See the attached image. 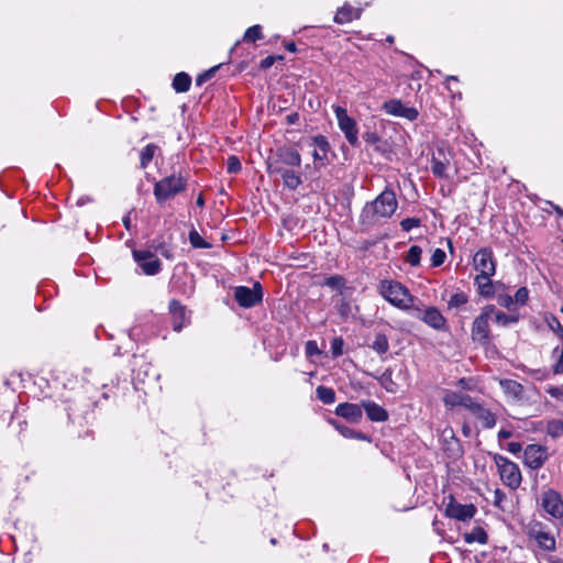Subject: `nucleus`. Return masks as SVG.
Wrapping results in <instances>:
<instances>
[{"instance_id":"1","label":"nucleus","mask_w":563,"mask_h":563,"mask_svg":"<svg viewBox=\"0 0 563 563\" xmlns=\"http://www.w3.org/2000/svg\"><path fill=\"white\" fill-rule=\"evenodd\" d=\"M398 209L395 191L386 187L373 201L367 202L361 213L363 224H374L382 219H389Z\"/></svg>"},{"instance_id":"2","label":"nucleus","mask_w":563,"mask_h":563,"mask_svg":"<svg viewBox=\"0 0 563 563\" xmlns=\"http://www.w3.org/2000/svg\"><path fill=\"white\" fill-rule=\"evenodd\" d=\"M379 291L387 301L399 309H409L415 300L407 287L399 282L383 280L379 286Z\"/></svg>"},{"instance_id":"3","label":"nucleus","mask_w":563,"mask_h":563,"mask_svg":"<svg viewBox=\"0 0 563 563\" xmlns=\"http://www.w3.org/2000/svg\"><path fill=\"white\" fill-rule=\"evenodd\" d=\"M186 186V178L181 175L173 174L156 181L153 194L157 203L162 205L184 191Z\"/></svg>"},{"instance_id":"4","label":"nucleus","mask_w":563,"mask_h":563,"mask_svg":"<svg viewBox=\"0 0 563 563\" xmlns=\"http://www.w3.org/2000/svg\"><path fill=\"white\" fill-rule=\"evenodd\" d=\"M493 460L497 466L503 484L510 489L516 490L521 485L522 481L519 466L515 462L497 453L493 454Z\"/></svg>"},{"instance_id":"5","label":"nucleus","mask_w":563,"mask_h":563,"mask_svg":"<svg viewBox=\"0 0 563 563\" xmlns=\"http://www.w3.org/2000/svg\"><path fill=\"white\" fill-rule=\"evenodd\" d=\"M495 312V306L488 305L482 309L478 317L475 318L472 324V339L481 344H488L489 342V319Z\"/></svg>"},{"instance_id":"6","label":"nucleus","mask_w":563,"mask_h":563,"mask_svg":"<svg viewBox=\"0 0 563 563\" xmlns=\"http://www.w3.org/2000/svg\"><path fill=\"white\" fill-rule=\"evenodd\" d=\"M334 113L338 120V124L341 131L344 133L347 142L352 146H356L358 144V131L355 120L349 117L346 110L340 106L334 107Z\"/></svg>"},{"instance_id":"7","label":"nucleus","mask_w":563,"mask_h":563,"mask_svg":"<svg viewBox=\"0 0 563 563\" xmlns=\"http://www.w3.org/2000/svg\"><path fill=\"white\" fill-rule=\"evenodd\" d=\"M234 298L241 307L252 308L262 301V286L260 283H255L253 288L238 286L234 288Z\"/></svg>"},{"instance_id":"8","label":"nucleus","mask_w":563,"mask_h":563,"mask_svg":"<svg viewBox=\"0 0 563 563\" xmlns=\"http://www.w3.org/2000/svg\"><path fill=\"white\" fill-rule=\"evenodd\" d=\"M308 145L313 147L312 158L313 167L316 170H320L328 163V153L330 152V144L325 136L316 135L309 139Z\"/></svg>"},{"instance_id":"9","label":"nucleus","mask_w":563,"mask_h":563,"mask_svg":"<svg viewBox=\"0 0 563 563\" xmlns=\"http://www.w3.org/2000/svg\"><path fill=\"white\" fill-rule=\"evenodd\" d=\"M473 265L478 275H495L496 262L493 251L489 247L478 250L473 257Z\"/></svg>"},{"instance_id":"10","label":"nucleus","mask_w":563,"mask_h":563,"mask_svg":"<svg viewBox=\"0 0 563 563\" xmlns=\"http://www.w3.org/2000/svg\"><path fill=\"white\" fill-rule=\"evenodd\" d=\"M267 172L271 175L280 176L284 186L290 190H296L302 183L295 170L279 166L277 163H267Z\"/></svg>"},{"instance_id":"11","label":"nucleus","mask_w":563,"mask_h":563,"mask_svg":"<svg viewBox=\"0 0 563 563\" xmlns=\"http://www.w3.org/2000/svg\"><path fill=\"white\" fill-rule=\"evenodd\" d=\"M132 254L146 275H156L161 271V262L152 252L134 250Z\"/></svg>"},{"instance_id":"12","label":"nucleus","mask_w":563,"mask_h":563,"mask_svg":"<svg viewBox=\"0 0 563 563\" xmlns=\"http://www.w3.org/2000/svg\"><path fill=\"white\" fill-rule=\"evenodd\" d=\"M528 536L538 543L540 549L544 551L555 550V538L549 531H545L540 522L530 527Z\"/></svg>"},{"instance_id":"13","label":"nucleus","mask_w":563,"mask_h":563,"mask_svg":"<svg viewBox=\"0 0 563 563\" xmlns=\"http://www.w3.org/2000/svg\"><path fill=\"white\" fill-rule=\"evenodd\" d=\"M547 457L545 448L538 444H529L523 452V463L531 470L542 467Z\"/></svg>"},{"instance_id":"14","label":"nucleus","mask_w":563,"mask_h":563,"mask_svg":"<svg viewBox=\"0 0 563 563\" xmlns=\"http://www.w3.org/2000/svg\"><path fill=\"white\" fill-rule=\"evenodd\" d=\"M476 507L473 504L462 505L453 499L446 505L445 515L450 518L466 521L472 519L476 514Z\"/></svg>"},{"instance_id":"15","label":"nucleus","mask_w":563,"mask_h":563,"mask_svg":"<svg viewBox=\"0 0 563 563\" xmlns=\"http://www.w3.org/2000/svg\"><path fill=\"white\" fill-rule=\"evenodd\" d=\"M542 507L554 518H561L563 516V501L561 495L553 489H548L543 493Z\"/></svg>"},{"instance_id":"16","label":"nucleus","mask_w":563,"mask_h":563,"mask_svg":"<svg viewBox=\"0 0 563 563\" xmlns=\"http://www.w3.org/2000/svg\"><path fill=\"white\" fill-rule=\"evenodd\" d=\"M275 159L268 163H277L279 166L299 167L301 165V156L299 152L289 146H282L276 150Z\"/></svg>"},{"instance_id":"17","label":"nucleus","mask_w":563,"mask_h":563,"mask_svg":"<svg viewBox=\"0 0 563 563\" xmlns=\"http://www.w3.org/2000/svg\"><path fill=\"white\" fill-rule=\"evenodd\" d=\"M385 111L395 117H401L409 121L418 118V110L413 107H406L400 100H389L383 106Z\"/></svg>"},{"instance_id":"18","label":"nucleus","mask_w":563,"mask_h":563,"mask_svg":"<svg viewBox=\"0 0 563 563\" xmlns=\"http://www.w3.org/2000/svg\"><path fill=\"white\" fill-rule=\"evenodd\" d=\"M362 406L352 402H342L336 406L335 415L344 418L349 422L357 423L362 420L363 410Z\"/></svg>"},{"instance_id":"19","label":"nucleus","mask_w":563,"mask_h":563,"mask_svg":"<svg viewBox=\"0 0 563 563\" xmlns=\"http://www.w3.org/2000/svg\"><path fill=\"white\" fill-rule=\"evenodd\" d=\"M475 419H477L484 429H492L495 427L497 418L494 412L485 408L482 404H478L471 412Z\"/></svg>"},{"instance_id":"20","label":"nucleus","mask_w":563,"mask_h":563,"mask_svg":"<svg viewBox=\"0 0 563 563\" xmlns=\"http://www.w3.org/2000/svg\"><path fill=\"white\" fill-rule=\"evenodd\" d=\"M421 320L429 327L435 330H442L445 327L446 320L442 316L439 309L435 307H429L426 309Z\"/></svg>"},{"instance_id":"21","label":"nucleus","mask_w":563,"mask_h":563,"mask_svg":"<svg viewBox=\"0 0 563 563\" xmlns=\"http://www.w3.org/2000/svg\"><path fill=\"white\" fill-rule=\"evenodd\" d=\"M362 407L364 408L369 420L376 422H384L388 420V412L378 404L372 400H367L362 401Z\"/></svg>"},{"instance_id":"22","label":"nucleus","mask_w":563,"mask_h":563,"mask_svg":"<svg viewBox=\"0 0 563 563\" xmlns=\"http://www.w3.org/2000/svg\"><path fill=\"white\" fill-rule=\"evenodd\" d=\"M450 162L445 157L442 151L438 152V156L433 155L431 159V170L434 176L439 178H445L448 177V168H449Z\"/></svg>"},{"instance_id":"23","label":"nucleus","mask_w":563,"mask_h":563,"mask_svg":"<svg viewBox=\"0 0 563 563\" xmlns=\"http://www.w3.org/2000/svg\"><path fill=\"white\" fill-rule=\"evenodd\" d=\"M360 15V9H354L350 4L345 3L343 7L338 9L336 14L334 16V21L338 24H344L351 22L354 19H358Z\"/></svg>"},{"instance_id":"24","label":"nucleus","mask_w":563,"mask_h":563,"mask_svg":"<svg viewBox=\"0 0 563 563\" xmlns=\"http://www.w3.org/2000/svg\"><path fill=\"white\" fill-rule=\"evenodd\" d=\"M492 276L493 275H476L474 279L478 294L485 298H490L494 295Z\"/></svg>"},{"instance_id":"25","label":"nucleus","mask_w":563,"mask_h":563,"mask_svg":"<svg viewBox=\"0 0 563 563\" xmlns=\"http://www.w3.org/2000/svg\"><path fill=\"white\" fill-rule=\"evenodd\" d=\"M191 85V78L187 73H178L173 79V88L176 92H186Z\"/></svg>"},{"instance_id":"26","label":"nucleus","mask_w":563,"mask_h":563,"mask_svg":"<svg viewBox=\"0 0 563 563\" xmlns=\"http://www.w3.org/2000/svg\"><path fill=\"white\" fill-rule=\"evenodd\" d=\"M331 424L335 428V430L347 439H357V440H366V435L362 432L355 431L346 426L339 423L338 421L331 420Z\"/></svg>"},{"instance_id":"27","label":"nucleus","mask_w":563,"mask_h":563,"mask_svg":"<svg viewBox=\"0 0 563 563\" xmlns=\"http://www.w3.org/2000/svg\"><path fill=\"white\" fill-rule=\"evenodd\" d=\"M464 540L468 544L474 542L485 544L488 540V537L482 527H475L471 532L464 534Z\"/></svg>"},{"instance_id":"28","label":"nucleus","mask_w":563,"mask_h":563,"mask_svg":"<svg viewBox=\"0 0 563 563\" xmlns=\"http://www.w3.org/2000/svg\"><path fill=\"white\" fill-rule=\"evenodd\" d=\"M499 384L503 390L512 397H519L522 393L521 384L514 379H501Z\"/></svg>"},{"instance_id":"29","label":"nucleus","mask_w":563,"mask_h":563,"mask_svg":"<svg viewBox=\"0 0 563 563\" xmlns=\"http://www.w3.org/2000/svg\"><path fill=\"white\" fill-rule=\"evenodd\" d=\"M371 347L378 354H385L389 350V342L384 333H377Z\"/></svg>"},{"instance_id":"30","label":"nucleus","mask_w":563,"mask_h":563,"mask_svg":"<svg viewBox=\"0 0 563 563\" xmlns=\"http://www.w3.org/2000/svg\"><path fill=\"white\" fill-rule=\"evenodd\" d=\"M317 398L323 404L330 405L335 401V393L332 388L318 386L316 389Z\"/></svg>"},{"instance_id":"31","label":"nucleus","mask_w":563,"mask_h":563,"mask_svg":"<svg viewBox=\"0 0 563 563\" xmlns=\"http://www.w3.org/2000/svg\"><path fill=\"white\" fill-rule=\"evenodd\" d=\"M157 146L155 144H147L140 154V166L142 169H145L150 162L153 159Z\"/></svg>"},{"instance_id":"32","label":"nucleus","mask_w":563,"mask_h":563,"mask_svg":"<svg viewBox=\"0 0 563 563\" xmlns=\"http://www.w3.org/2000/svg\"><path fill=\"white\" fill-rule=\"evenodd\" d=\"M421 254H422V249L418 245H412L408 250V252L405 256V261H406V263L410 264L411 266L417 267L420 265Z\"/></svg>"},{"instance_id":"33","label":"nucleus","mask_w":563,"mask_h":563,"mask_svg":"<svg viewBox=\"0 0 563 563\" xmlns=\"http://www.w3.org/2000/svg\"><path fill=\"white\" fill-rule=\"evenodd\" d=\"M323 285L342 292L345 288V278L341 275H332L324 279Z\"/></svg>"},{"instance_id":"34","label":"nucleus","mask_w":563,"mask_h":563,"mask_svg":"<svg viewBox=\"0 0 563 563\" xmlns=\"http://www.w3.org/2000/svg\"><path fill=\"white\" fill-rule=\"evenodd\" d=\"M443 402L445 407L453 408L455 406H460L461 402V393L446 390L443 396Z\"/></svg>"},{"instance_id":"35","label":"nucleus","mask_w":563,"mask_h":563,"mask_svg":"<svg viewBox=\"0 0 563 563\" xmlns=\"http://www.w3.org/2000/svg\"><path fill=\"white\" fill-rule=\"evenodd\" d=\"M468 301V297L465 292H455L451 296L450 300L448 301L449 308H460L462 306H465Z\"/></svg>"},{"instance_id":"36","label":"nucleus","mask_w":563,"mask_h":563,"mask_svg":"<svg viewBox=\"0 0 563 563\" xmlns=\"http://www.w3.org/2000/svg\"><path fill=\"white\" fill-rule=\"evenodd\" d=\"M262 37V27L258 24L249 27L244 33V41L246 42H255Z\"/></svg>"},{"instance_id":"37","label":"nucleus","mask_w":563,"mask_h":563,"mask_svg":"<svg viewBox=\"0 0 563 563\" xmlns=\"http://www.w3.org/2000/svg\"><path fill=\"white\" fill-rule=\"evenodd\" d=\"M547 433L552 438H558L563 433V422L560 420H551L547 426Z\"/></svg>"},{"instance_id":"38","label":"nucleus","mask_w":563,"mask_h":563,"mask_svg":"<svg viewBox=\"0 0 563 563\" xmlns=\"http://www.w3.org/2000/svg\"><path fill=\"white\" fill-rule=\"evenodd\" d=\"M189 241H190V244L194 246V247H197V249H208L210 247V244L207 243L201 236L200 234L196 231V230H191L189 232Z\"/></svg>"},{"instance_id":"39","label":"nucleus","mask_w":563,"mask_h":563,"mask_svg":"<svg viewBox=\"0 0 563 563\" xmlns=\"http://www.w3.org/2000/svg\"><path fill=\"white\" fill-rule=\"evenodd\" d=\"M493 314L495 316V321L504 327L510 323H516L518 321V317L508 316L503 311H498L496 309L495 312H493Z\"/></svg>"},{"instance_id":"40","label":"nucleus","mask_w":563,"mask_h":563,"mask_svg":"<svg viewBox=\"0 0 563 563\" xmlns=\"http://www.w3.org/2000/svg\"><path fill=\"white\" fill-rule=\"evenodd\" d=\"M343 339L338 336L331 341V353L333 357L341 356L343 354Z\"/></svg>"},{"instance_id":"41","label":"nucleus","mask_w":563,"mask_h":563,"mask_svg":"<svg viewBox=\"0 0 563 563\" xmlns=\"http://www.w3.org/2000/svg\"><path fill=\"white\" fill-rule=\"evenodd\" d=\"M552 353L554 357H558L553 372L555 374H563V349L555 347Z\"/></svg>"},{"instance_id":"42","label":"nucleus","mask_w":563,"mask_h":563,"mask_svg":"<svg viewBox=\"0 0 563 563\" xmlns=\"http://www.w3.org/2000/svg\"><path fill=\"white\" fill-rule=\"evenodd\" d=\"M445 252L442 249H435L431 256V264L433 267L441 266L445 261Z\"/></svg>"},{"instance_id":"43","label":"nucleus","mask_w":563,"mask_h":563,"mask_svg":"<svg viewBox=\"0 0 563 563\" xmlns=\"http://www.w3.org/2000/svg\"><path fill=\"white\" fill-rule=\"evenodd\" d=\"M528 297H529V291L526 287H521L519 288L516 294H515V297L514 298V302H515V306L516 305H519V306H523L527 300H528Z\"/></svg>"},{"instance_id":"44","label":"nucleus","mask_w":563,"mask_h":563,"mask_svg":"<svg viewBox=\"0 0 563 563\" xmlns=\"http://www.w3.org/2000/svg\"><path fill=\"white\" fill-rule=\"evenodd\" d=\"M242 165L236 156H230L227 162V169L230 174H236L241 170Z\"/></svg>"},{"instance_id":"45","label":"nucleus","mask_w":563,"mask_h":563,"mask_svg":"<svg viewBox=\"0 0 563 563\" xmlns=\"http://www.w3.org/2000/svg\"><path fill=\"white\" fill-rule=\"evenodd\" d=\"M506 500H507L506 494L501 489L496 488L494 492V506L500 510H505L504 503Z\"/></svg>"},{"instance_id":"46","label":"nucleus","mask_w":563,"mask_h":563,"mask_svg":"<svg viewBox=\"0 0 563 563\" xmlns=\"http://www.w3.org/2000/svg\"><path fill=\"white\" fill-rule=\"evenodd\" d=\"M218 68H219V66H214V67L208 69L207 71H205L203 74H200L196 78V85L202 86L206 81L210 80L214 76Z\"/></svg>"},{"instance_id":"47","label":"nucleus","mask_w":563,"mask_h":563,"mask_svg":"<svg viewBox=\"0 0 563 563\" xmlns=\"http://www.w3.org/2000/svg\"><path fill=\"white\" fill-rule=\"evenodd\" d=\"M169 311L173 317L179 316L180 318L185 317V307L177 300H172L169 302Z\"/></svg>"},{"instance_id":"48","label":"nucleus","mask_w":563,"mask_h":563,"mask_svg":"<svg viewBox=\"0 0 563 563\" xmlns=\"http://www.w3.org/2000/svg\"><path fill=\"white\" fill-rule=\"evenodd\" d=\"M497 302L499 306L508 309V310H512L514 309V306H515V302H514V298L509 295H506V294H503V295H498L497 296Z\"/></svg>"},{"instance_id":"49","label":"nucleus","mask_w":563,"mask_h":563,"mask_svg":"<svg viewBox=\"0 0 563 563\" xmlns=\"http://www.w3.org/2000/svg\"><path fill=\"white\" fill-rule=\"evenodd\" d=\"M479 402L475 401L470 395L461 394V402L460 406H463L470 412L473 411Z\"/></svg>"},{"instance_id":"50","label":"nucleus","mask_w":563,"mask_h":563,"mask_svg":"<svg viewBox=\"0 0 563 563\" xmlns=\"http://www.w3.org/2000/svg\"><path fill=\"white\" fill-rule=\"evenodd\" d=\"M420 225V220L417 218H406L400 222V227L404 231L409 232L413 228Z\"/></svg>"},{"instance_id":"51","label":"nucleus","mask_w":563,"mask_h":563,"mask_svg":"<svg viewBox=\"0 0 563 563\" xmlns=\"http://www.w3.org/2000/svg\"><path fill=\"white\" fill-rule=\"evenodd\" d=\"M306 353H307V355H313V354L320 353V350L318 349L316 341H308L306 343Z\"/></svg>"},{"instance_id":"52","label":"nucleus","mask_w":563,"mask_h":563,"mask_svg":"<svg viewBox=\"0 0 563 563\" xmlns=\"http://www.w3.org/2000/svg\"><path fill=\"white\" fill-rule=\"evenodd\" d=\"M155 249H156L157 251H159V252H161V254H162L163 256H165L166 258H168V260H172V258L174 257L172 250H169L168 247H166V246H165V245H163V244L155 245Z\"/></svg>"},{"instance_id":"53","label":"nucleus","mask_w":563,"mask_h":563,"mask_svg":"<svg viewBox=\"0 0 563 563\" xmlns=\"http://www.w3.org/2000/svg\"><path fill=\"white\" fill-rule=\"evenodd\" d=\"M184 320H185V317L184 318H180L179 316L173 317V329L176 332L181 331V329L184 328Z\"/></svg>"},{"instance_id":"54","label":"nucleus","mask_w":563,"mask_h":563,"mask_svg":"<svg viewBox=\"0 0 563 563\" xmlns=\"http://www.w3.org/2000/svg\"><path fill=\"white\" fill-rule=\"evenodd\" d=\"M507 450L512 454H518L522 450V445L519 442H509Z\"/></svg>"},{"instance_id":"55","label":"nucleus","mask_w":563,"mask_h":563,"mask_svg":"<svg viewBox=\"0 0 563 563\" xmlns=\"http://www.w3.org/2000/svg\"><path fill=\"white\" fill-rule=\"evenodd\" d=\"M383 378L385 380L388 379V384L384 383V386H385L386 390L389 391V393H395L396 391V384L391 380L390 375L387 376V374H384Z\"/></svg>"},{"instance_id":"56","label":"nucleus","mask_w":563,"mask_h":563,"mask_svg":"<svg viewBox=\"0 0 563 563\" xmlns=\"http://www.w3.org/2000/svg\"><path fill=\"white\" fill-rule=\"evenodd\" d=\"M364 140L368 144H375L379 141V136L374 132H367L364 134Z\"/></svg>"},{"instance_id":"57","label":"nucleus","mask_w":563,"mask_h":563,"mask_svg":"<svg viewBox=\"0 0 563 563\" xmlns=\"http://www.w3.org/2000/svg\"><path fill=\"white\" fill-rule=\"evenodd\" d=\"M274 63H275V57L274 56H267L264 59H262L261 68L262 69H267V68L272 67L274 65Z\"/></svg>"},{"instance_id":"58","label":"nucleus","mask_w":563,"mask_h":563,"mask_svg":"<svg viewBox=\"0 0 563 563\" xmlns=\"http://www.w3.org/2000/svg\"><path fill=\"white\" fill-rule=\"evenodd\" d=\"M350 310V305L346 301H343L339 307V312L341 316H346Z\"/></svg>"},{"instance_id":"59","label":"nucleus","mask_w":563,"mask_h":563,"mask_svg":"<svg viewBox=\"0 0 563 563\" xmlns=\"http://www.w3.org/2000/svg\"><path fill=\"white\" fill-rule=\"evenodd\" d=\"M553 318H555V317L551 316L550 318L547 319V321H548L550 329L558 334V324L553 323Z\"/></svg>"},{"instance_id":"60","label":"nucleus","mask_w":563,"mask_h":563,"mask_svg":"<svg viewBox=\"0 0 563 563\" xmlns=\"http://www.w3.org/2000/svg\"><path fill=\"white\" fill-rule=\"evenodd\" d=\"M510 437H511V432H510V431H508V430H500V431L498 432V438H499V439H508V438H510Z\"/></svg>"},{"instance_id":"61","label":"nucleus","mask_w":563,"mask_h":563,"mask_svg":"<svg viewBox=\"0 0 563 563\" xmlns=\"http://www.w3.org/2000/svg\"><path fill=\"white\" fill-rule=\"evenodd\" d=\"M285 47L288 52L291 53H295L297 51L296 44L294 42L287 43Z\"/></svg>"},{"instance_id":"62","label":"nucleus","mask_w":563,"mask_h":563,"mask_svg":"<svg viewBox=\"0 0 563 563\" xmlns=\"http://www.w3.org/2000/svg\"><path fill=\"white\" fill-rule=\"evenodd\" d=\"M462 432H463V434H464L465 437H468V435L471 434V428H470V426L464 424V426L462 427Z\"/></svg>"},{"instance_id":"63","label":"nucleus","mask_w":563,"mask_h":563,"mask_svg":"<svg viewBox=\"0 0 563 563\" xmlns=\"http://www.w3.org/2000/svg\"><path fill=\"white\" fill-rule=\"evenodd\" d=\"M123 224L124 227L130 230V227H131V220H130V217H124L123 218Z\"/></svg>"},{"instance_id":"64","label":"nucleus","mask_w":563,"mask_h":563,"mask_svg":"<svg viewBox=\"0 0 563 563\" xmlns=\"http://www.w3.org/2000/svg\"><path fill=\"white\" fill-rule=\"evenodd\" d=\"M203 203H205V200H203L202 196H199L198 199H197V205L202 207Z\"/></svg>"}]
</instances>
